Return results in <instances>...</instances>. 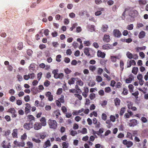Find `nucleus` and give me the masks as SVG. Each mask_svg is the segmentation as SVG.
I'll return each mask as SVG.
<instances>
[{
    "instance_id": "obj_1",
    "label": "nucleus",
    "mask_w": 148,
    "mask_h": 148,
    "mask_svg": "<svg viewBox=\"0 0 148 148\" xmlns=\"http://www.w3.org/2000/svg\"><path fill=\"white\" fill-rule=\"evenodd\" d=\"M48 123L50 128L53 130L56 129L58 124L55 120L49 119L48 120Z\"/></svg>"
},
{
    "instance_id": "obj_2",
    "label": "nucleus",
    "mask_w": 148,
    "mask_h": 148,
    "mask_svg": "<svg viewBox=\"0 0 148 148\" xmlns=\"http://www.w3.org/2000/svg\"><path fill=\"white\" fill-rule=\"evenodd\" d=\"M31 121H30L29 123H25L23 125V127L26 130H29L33 126V124H31Z\"/></svg>"
},
{
    "instance_id": "obj_3",
    "label": "nucleus",
    "mask_w": 148,
    "mask_h": 148,
    "mask_svg": "<svg viewBox=\"0 0 148 148\" xmlns=\"http://www.w3.org/2000/svg\"><path fill=\"white\" fill-rule=\"evenodd\" d=\"M113 33L114 36L115 37L117 38L120 37L122 35V34L121 32L118 29H114Z\"/></svg>"
},
{
    "instance_id": "obj_4",
    "label": "nucleus",
    "mask_w": 148,
    "mask_h": 148,
    "mask_svg": "<svg viewBox=\"0 0 148 148\" xmlns=\"http://www.w3.org/2000/svg\"><path fill=\"white\" fill-rule=\"evenodd\" d=\"M42 127L41 124L39 123L36 122L34 126V129L36 130H38Z\"/></svg>"
},
{
    "instance_id": "obj_5",
    "label": "nucleus",
    "mask_w": 148,
    "mask_h": 148,
    "mask_svg": "<svg viewBox=\"0 0 148 148\" xmlns=\"http://www.w3.org/2000/svg\"><path fill=\"white\" fill-rule=\"evenodd\" d=\"M138 12L136 10H134L130 12L129 13V16L132 17H135L137 16Z\"/></svg>"
},
{
    "instance_id": "obj_6",
    "label": "nucleus",
    "mask_w": 148,
    "mask_h": 148,
    "mask_svg": "<svg viewBox=\"0 0 148 148\" xmlns=\"http://www.w3.org/2000/svg\"><path fill=\"white\" fill-rule=\"evenodd\" d=\"M110 36L109 35H108L106 34H105L103 38V41L106 42H109L110 40Z\"/></svg>"
},
{
    "instance_id": "obj_7",
    "label": "nucleus",
    "mask_w": 148,
    "mask_h": 148,
    "mask_svg": "<svg viewBox=\"0 0 148 148\" xmlns=\"http://www.w3.org/2000/svg\"><path fill=\"white\" fill-rule=\"evenodd\" d=\"M97 55L98 57L103 58L105 57L106 54L102 52L101 51L99 50L98 51Z\"/></svg>"
},
{
    "instance_id": "obj_8",
    "label": "nucleus",
    "mask_w": 148,
    "mask_h": 148,
    "mask_svg": "<svg viewBox=\"0 0 148 148\" xmlns=\"http://www.w3.org/2000/svg\"><path fill=\"white\" fill-rule=\"evenodd\" d=\"M40 121L41 122V125L44 126L46 125V122L45 118V117H42L40 120Z\"/></svg>"
},
{
    "instance_id": "obj_9",
    "label": "nucleus",
    "mask_w": 148,
    "mask_h": 148,
    "mask_svg": "<svg viewBox=\"0 0 148 148\" xmlns=\"http://www.w3.org/2000/svg\"><path fill=\"white\" fill-rule=\"evenodd\" d=\"M87 28L88 30L90 32H92L95 30V26L93 25H88L87 26Z\"/></svg>"
},
{
    "instance_id": "obj_10",
    "label": "nucleus",
    "mask_w": 148,
    "mask_h": 148,
    "mask_svg": "<svg viewBox=\"0 0 148 148\" xmlns=\"http://www.w3.org/2000/svg\"><path fill=\"white\" fill-rule=\"evenodd\" d=\"M145 36V33L144 31H142L140 32L138 35V37L139 38L141 39L144 37Z\"/></svg>"
},
{
    "instance_id": "obj_11",
    "label": "nucleus",
    "mask_w": 148,
    "mask_h": 148,
    "mask_svg": "<svg viewBox=\"0 0 148 148\" xmlns=\"http://www.w3.org/2000/svg\"><path fill=\"white\" fill-rule=\"evenodd\" d=\"M108 28V26L107 25H102L101 30L103 32H107Z\"/></svg>"
},
{
    "instance_id": "obj_12",
    "label": "nucleus",
    "mask_w": 148,
    "mask_h": 148,
    "mask_svg": "<svg viewBox=\"0 0 148 148\" xmlns=\"http://www.w3.org/2000/svg\"><path fill=\"white\" fill-rule=\"evenodd\" d=\"M131 123L130 125V126H134L136 125L137 123V121L135 119L132 120L130 121Z\"/></svg>"
},
{
    "instance_id": "obj_13",
    "label": "nucleus",
    "mask_w": 148,
    "mask_h": 148,
    "mask_svg": "<svg viewBox=\"0 0 148 148\" xmlns=\"http://www.w3.org/2000/svg\"><path fill=\"white\" fill-rule=\"evenodd\" d=\"M51 145V144L49 140H48L46 141L45 142V145L43 146L44 148H47L48 147H50Z\"/></svg>"
},
{
    "instance_id": "obj_14",
    "label": "nucleus",
    "mask_w": 148,
    "mask_h": 148,
    "mask_svg": "<svg viewBox=\"0 0 148 148\" xmlns=\"http://www.w3.org/2000/svg\"><path fill=\"white\" fill-rule=\"evenodd\" d=\"M99 10H98L95 12V14L96 16H98L101 15L102 13L101 11H103L104 9L103 8H100L99 9Z\"/></svg>"
},
{
    "instance_id": "obj_15",
    "label": "nucleus",
    "mask_w": 148,
    "mask_h": 148,
    "mask_svg": "<svg viewBox=\"0 0 148 148\" xmlns=\"http://www.w3.org/2000/svg\"><path fill=\"white\" fill-rule=\"evenodd\" d=\"M89 49L88 47H86L84 49V53L86 55L88 56H90V53L89 52Z\"/></svg>"
},
{
    "instance_id": "obj_16",
    "label": "nucleus",
    "mask_w": 148,
    "mask_h": 148,
    "mask_svg": "<svg viewBox=\"0 0 148 148\" xmlns=\"http://www.w3.org/2000/svg\"><path fill=\"white\" fill-rule=\"evenodd\" d=\"M114 101L115 103V105L116 106H117L120 105V100L118 98H116L114 100Z\"/></svg>"
},
{
    "instance_id": "obj_17",
    "label": "nucleus",
    "mask_w": 148,
    "mask_h": 148,
    "mask_svg": "<svg viewBox=\"0 0 148 148\" xmlns=\"http://www.w3.org/2000/svg\"><path fill=\"white\" fill-rule=\"evenodd\" d=\"M138 71V68L137 67H134L132 71V73L135 75H136Z\"/></svg>"
},
{
    "instance_id": "obj_18",
    "label": "nucleus",
    "mask_w": 148,
    "mask_h": 148,
    "mask_svg": "<svg viewBox=\"0 0 148 148\" xmlns=\"http://www.w3.org/2000/svg\"><path fill=\"white\" fill-rule=\"evenodd\" d=\"M17 130L14 129L13 130L12 135L13 137H16L17 136Z\"/></svg>"
},
{
    "instance_id": "obj_19",
    "label": "nucleus",
    "mask_w": 148,
    "mask_h": 148,
    "mask_svg": "<svg viewBox=\"0 0 148 148\" xmlns=\"http://www.w3.org/2000/svg\"><path fill=\"white\" fill-rule=\"evenodd\" d=\"M139 4L140 5H145L147 2L146 0H139L138 1Z\"/></svg>"
},
{
    "instance_id": "obj_20",
    "label": "nucleus",
    "mask_w": 148,
    "mask_h": 148,
    "mask_svg": "<svg viewBox=\"0 0 148 148\" xmlns=\"http://www.w3.org/2000/svg\"><path fill=\"white\" fill-rule=\"evenodd\" d=\"M126 55L127 57L130 59L132 58L133 55L129 51H128L127 52Z\"/></svg>"
},
{
    "instance_id": "obj_21",
    "label": "nucleus",
    "mask_w": 148,
    "mask_h": 148,
    "mask_svg": "<svg viewBox=\"0 0 148 148\" xmlns=\"http://www.w3.org/2000/svg\"><path fill=\"white\" fill-rule=\"evenodd\" d=\"M23 48V43L21 42H20L18 43V46L17 47V48L19 50H21Z\"/></svg>"
},
{
    "instance_id": "obj_22",
    "label": "nucleus",
    "mask_w": 148,
    "mask_h": 148,
    "mask_svg": "<svg viewBox=\"0 0 148 148\" xmlns=\"http://www.w3.org/2000/svg\"><path fill=\"white\" fill-rule=\"evenodd\" d=\"M35 65L34 64H32L29 66V70H32L34 71L35 70Z\"/></svg>"
},
{
    "instance_id": "obj_23",
    "label": "nucleus",
    "mask_w": 148,
    "mask_h": 148,
    "mask_svg": "<svg viewBox=\"0 0 148 148\" xmlns=\"http://www.w3.org/2000/svg\"><path fill=\"white\" fill-rule=\"evenodd\" d=\"M75 79L74 78H71L70 80H69L68 83L70 85L74 84L75 83Z\"/></svg>"
},
{
    "instance_id": "obj_24",
    "label": "nucleus",
    "mask_w": 148,
    "mask_h": 148,
    "mask_svg": "<svg viewBox=\"0 0 148 148\" xmlns=\"http://www.w3.org/2000/svg\"><path fill=\"white\" fill-rule=\"evenodd\" d=\"M8 112L11 113L12 114L16 113V111L14 108H10L8 110Z\"/></svg>"
},
{
    "instance_id": "obj_25",
    "label": "nucleus",
    "mask_w": 148,
    "mask_h": 148,
    "mask_svg": "<svg viewBox=\"0 0 148 148\" xmlns=\"http://www.w3.org/2000/svg\"><path fill=\"white\" fill-rule=\"evenodd\" d=\"M78 25V24L77 23H75L73 24L71 27H70V30L72 31L73 29L75 28V27Z\"/></svg>"
},
{
    "instance_id": "obj_26",
    "label": "nucleus",
    "mask_w": 148,
    "mask_h": 148,
    "mask_svg": "<svg viewBox=\"0 0 148 148\" xmlns=\"http://www.w3.org/2000/svg\"><path fill=\"white\" fill-rule=\"evenodd\" d=\"M25 142L23 141H22L21 142H18V147H24L25 146Z\"/></svg>"
},
{
    "instance_id": "obj_27",
    "label": "nucleus",
    "mask_w": 148,
    "mask_h": 148,
    "mask_svg": "<svg viewBox=\"0 0 148 148\" xmlns=\"http://www.w3.org/2000/svg\"><path fill=\"white\" fill-rule=\"evenodd\" d=\"M32 140L37 143H39L41 142V140L38 139H36L34 138H32Z\"/></svg>"
},
{
    "instance_id": "obj_28",
    "label": "nucleus",
    "mask_w": 148,
    "mask_h": 148,
    "mask_svg": "<svg viewBox=\"0 0 148 148\" xmlns=\"http://www.w3.org/2000/svg\"><path fill=\"white\" fill-rule=\"evenodd\" d=\"M95 94L94 93H91L90 95H89L90 98L91 100L94 99H95Z\"/></svg>"
},
{
    "instance_id": "obj_29",
    "label": "nucleus",
    "mask_w": 148,
    "mask_h": 148,
    "mask_svg": "<svg viewBox=\"0 0 148 148\" xmlns=\"http://www.w3.org/2000/svg\"><path fill=\"white\" fill-rule=\"evenodd\" d=\"M89 69L90 70H91L93 72L96 69V67L92 65L89 66Z\"/></svg>"
},
{
    "instance_id": "obj_30",
    "label": "nucleus",
    "mask_w": 148,
    "mask_h": 148,
    "mask_svg": "<svg viewBox=\"0 0 148 148\" xmlns=\"http://www.w3.org/2000/svg\"><path fill=\"white\" fill-rule=\"evenodd\" d=\"M62 145L63 147L62 148H67L69 146V144L65 142H63Z\"/></svg>"
},
{
    "instance_id": "obj_31",
    "label": "nucleus",
    "mask_w": 148,
    "mask_h": 148,
    "mask_svg": "<svg viewBox=\"0 0 148 148\" xmlns=\"http://www.w3.org/2000/svg\"><path fill=\"white\" fill-rule=\"evenodd\" d=\"M102 79L100 76H97L96 77V80L98 82L102 81Z\"/></svg>"
},
{
    "instance_id": "obj_32",
    "label": "nucleus",
    "mask_w": 148,
    "mask_h": 148,
    "mask_svg": "<svg viewBox=\"0 0 148 148\" xmlns=\"http://www.w3.org/2000/svg\"><path fill=\"white\" fill-rule=\"evenodd\" d=\"M27 136L25 133L24 134L21 136V139L22 141L25 140L27 138Z\"/></svg>"
},
{
    "instance_id": "obj_33",
    "label": "nucleus",
    "mask_w": 148,
    "mask_h": 148,
    "mask_svg": "<svg viewBox=\"0 0 148 148\" xmlns=\"http://www.w3.org/2000/svg\"><path fill=\"white\" fill-rule=\"evenodd\" d=\"M125 110V108L123 107L121 108L120 112V114L121 115H122Z\"/></svg>"
},
{
    "instance_id": "obj_34",
    "label": "nucleus",
    "mask_w": 148,
    "mask_h": 148,
    "mask_svg": "<svg viewBox=\"0 0 148 148\" xmlns=\"http://www.w3.org/2000/svg\"><path fill=\"white\" fill-rule=\"evenodd\" d=\"M120 67L121 69V71H122L123 69L124 63L122 60H120Z\"/></svg>"
},
{
    "instance_id": "obj_35",
    "label": "nucleus",
    "mask_w": 148,
    "mask_h": 148,
    "mask_svg": "<svg viewBox=\"0 0 148 148\" xmlns=\"http://www.w3.org/2000/svg\"><path fill=\"white\" fill-rule=\"evenodd\" d=\"M27 144L29 146V148H32L33 147V144L32 143L28 141L27 142Z\"/></svg>"
},
{
    "instance_id": "obj_36",
    "label": "nucleus",
    "mask_w": 148,
    "mask_h": 148,
    "mask_svg": "<svg viewBox=\"0 0 148 148\" xmlns=\"http://www.w3.org/2000/svg\"><path fill=\"white\" fill-rule=\"evenodd\" d=\"M133 144L132 142L130 141H128L126 145V146L127 147L129 148L132 146L133 145Z\"/></svg>"
},
{
    "instance_id": "obj_37",
    "label": "nucleus",
    "mask_w": 148,
    "mask_h": 148,
    "mask_svg": "<svg viewBox=\"0 0 148 148\" xmlns=\"http://www.w3.org/2000/svg\"><path fill=\"white\" fill-rule=\"evenodd\" d=\"M95 82L94 81L90 82L88 84V86H90L92 87L95 85Z\"/></svg>"
},
{
    "instance_id": "obj_38",
    "label": "nucleus",
    "mask_w": 148,
    "mask_h": 148,
    "mask_svg": "<svg viewBox=\"0 0 148 148\" xmlns=\"http://www.w3.org/2000/svg\"><path fill=\"white\" fill-rule=\"evenodd\" d=\"M132 78L131 77H129L126 79V83H130L132 82Z\"/></svg>"
},
{
    "instance_id": "obj_39",
    "label": "nucleus",
    "mask_w": 148,
    "mask_h": 148,
    "mask_svg": "<svg viewBox=\"0 0 148 148\" xmlns=\"http://www.w3.org/2000/svg\"><path fill=\"white\" fill-rule=\"evenodd\" d=\"M80 132L83 134H87V129L86 128H83L82 129V131H81Z\"/></svg>"
},
{
    "instance_id": "obj_40",
    "label": "nucleus",
    "mask_w": 148,
    "mask_h": 148,
    "mask_svg": "<svg viewBox=\"0 0 148 148\" xmlns=\"http://www.w3.org/2000/svg\"><path fill=\"white\" fill-rule=\"evenodd\" d=\"M86 13V12L84 11H82L79 13V15L81 16L84 15Z\"/></svg>"
},
{
    "instance_id": "obj_41",
    "label": "nucleus",
    "mask_w": 148,
    "mask_h": 148,
    "mask_svg": "<svg viewBox=\"0 0 148 148\" xmlns=\"http://www.w3.org/2000/svg\"><path fill=\"white\" fill-rule=\"evenodd\" d=\"M107 116L104 113L102 114V118L103 120L104 121L106 120L107 119Z\"/></svg>"
},
{
    "instance_id": "obj_42",
    "label": "nucleus",
    "mask_w": 148,
    "mask_h": 148,
    "mask_svg": "<svg viewBox=\"0 0 148 148\" xmlns=\"http://www.w3.org/2000/svg\"><path fill=\"white\" fill-rule=\"evenodd\" d=\"M61 58L60 55H58L56 57V60L58 62H60L61 61L60 58Z\"/></svg>"
},
{
    "instance_id": "obj_43",
    "label": "nucleus",
    "mask_w": 148,
    "mask_h": 148,
    "mask_svg": "<svg viewBox=\"0 0 148 148\" xmlns=\"http://www.w3.org/2000/svg\"><path fill=\"white\" fill-rule=\"evenodd\" d=\"M128 103V104L127 105L128 108L129 109H130L132 107V106L133 105L132 103L131 102H127Z\"/></svg>"
},
{
    "instance_id": "obj_44",
    "label": "nucleus",
    "mask_w": 148,
    "mask_h": 148,
    "mask_svg": "<svg viewBox=\"0 0 148 148\" xmlns=\"http://www.w3.org/2000/svg\"><path fill=\"white\" fill-rule=\"evenodd\" d=\"M133 25L132 24H131L127 26V29L128 30H131L133 29Z\"/></svg>"
},
{
    "instance_id": "obj_45",
    "label": "nucleus",
    "mask_w": 148,
    "mask_h": 148,
    "mask_svg": "<svg viewBox=\"0 0 148 148\" xmlns=\"http://www.w3.org/2000/svg\"><path fill=\"white\" fill-rule=\"evenodd\" d=\"M50 82L47 80H46L44 83V86L46 87L50 85Z\"/></svg>"
},
{
    "instance_id": "obj_46",
    "label": "nucleus",
    "mask_w": 148,
    "mask_h": 148,
    "mask_svg": "<svg viewBox=\"0 0 148 148\" xmlns=\"http://www.w3.org/2000/svg\"><path fill=\"white\" fill-rule=\"evenodd\" d=\"M17 78L18 79V80L20 82L22 81L23 80L22 77L19 75H17Z\"/></svg>"
},
{
    "instance_id": "obj_47",
    "label": "nucleus",
    "mask_w": 148,
    "mask_h": 148,
    "mask_svg": "<svg viewBox=\"0 0 148 148\" xmlns=\"http://www.w3.org/2000/svg\"><path fill=\"white\" fill-rule=\"evenodd\" d=\"M27 55L29 56H31L32 53H33L32 50L30 49L27 50Z\"/></svg>"
},
{
    "instance_id": "obj_48",
    "label": "nucleus",
    "mask_w": 148,
    "mask_h": 148,
    "mask_svg": "<svg viewBox=\"0 0 148 148\" xmlns=\"http://www.w3.org/2000/svg\"><path fill=\"white\" fill-rule=\"evenodd\" d=\"M105 91L106 92H109L111 91L110 87H108L106 88L105 89Z\"/></svg>"
},
{
    "instance_id": "obj_49",
    "label": "nucleus",
    "mask_w": 148,
    "mask_h": 148,
    "mask_svg": "<svg viewBox=\"0 0 148 148\" xmlns=\"http://www.w3.org/2000/svg\"><path fill=\"white\" fill-rule=\"evenodd\" d=\"M127 137L131 139H132V134L129 132H127Z\"/></svg>"
},
{
    "instance_id": "obj_50",
    "label": "nucleus",
    "mask_w": 148,
    "mask_h": 148,
    "mask_svg": "<svg viewBox=\"0 0 148 148\" xmlns=\"http://www.w3.org/2000/svg\"><path fill=\"white\" fill-rule=\"evenodd\" d=\"M42 73L41 72H40L37 74L38 79V81H39L42 77Z\"/></svg>"
},
{
    "instance_id": "obj_51",
    "label": "nucleus",
    "mask_w": 148,
    "mask_h": 148,
    "mask_svg": "<svg viewBox=\"0 0 148 148\" xmlns=\"http://www.w3.org/2000/svg\"><path fill=\"white\" fill-rule=\"evenodd\" d=\"M122 93L124 95H127L128 93V91L125 88L123 89V91Z\"/></svg>"
},
{
    "instance_id": "obj_52",
    "label": "nucleus",
    "mask_w": 148,
    "mask_h": 148,
    "mask_svg": "<svg viewBox=\"0 0 148 148\" xmlns=\"http://www.w3.org/2000/svg\"><path fill=\"white\" fill-rule=\"evenodd\" d=\"M24 99L25 101L28 102L30 100V97L29 95H27L24 97Z\"/></svg>"
},
{
    "instance_id": "obj_53",
    "label": "nucleus",
    "mask_w": 148,
    "mask_h": 148,
    "mask_svg": "<svg viewBox=\"0 0 148 148\" xmlns=\"http://www.w3.org/2000/svg\"><path fill=\"white\" fill-rule=\"evenodd\" d=\"M28 118L29 119H30V121H31L32 120H35V118L32 115H29Z\"/></svg>"
},
{
    "instance_id": "obj_54",
    "label": "nucleus",
    "mask_w": 148,
    "mask_h": 148,
    "mask_svg": "<svg viewBox=\"0 0 148 148\" xmlns=\"http://www.w3.org/2000/svg\"><path fill=\"white\" fill-rule=\"evenodd\" d=\"M70 134L72 136H75L77 134V132L75 131L72 130Z\"/></svg>"
},
{
    "instance_id": "obj_55",
    "label": "nucleus",
    "mask_w": 148,
    "mask_h": 148,
    "mask_svg": "<svg viewBox=\"0 0 148 148\" xmlns=\"http://www.w3.org/2000/svg\"><path fill=\"white\" fill-rule=\"evenodd\" d=\"M62 89L61 88H59L57 92V95L60 94L62 92Z\"/></svg>"
},
{
    "instance_id": "obj_56",
    "label": "nucleus",
    "mask_w": 148,
    "mask_h": 148,
    "mask_svg": "<svg viewBox=\"0 0 148 148\" xmlns=\"http://www.w3.org/2000/svg\"><path fill=\"white\" fill-rule=\"evenodd\" d=\"M99 94L101 96H103L104 95V91L102 90H101L98 92Z\"/></svg>"
},
{
    "instance_id": "obj_57",
    "label": "nucleus",
    "mask_w": 148,
    "mask_h": 148,
    "mask_svg": "<svg viewBox=\"0 0 148 148\" xmlns=\"http://www.w3.org/2000/svg\"><path fill=\"white\" fill-rule=\"evenodd\" d=\"M23 77L24 79L26 80H28L30 78V76H29L28 75H24Z\"/></svg>"
},
{
    "instance_id": "obj_58",
    "label": "nucleus",
    "mask_w": 148,
    "mask_h": 148,
    "mask_svg": "<svg viewBox=\"0 0 148 148\" xmlns=\"http://www.w3.org/2000/svg\"><path fill=\"white\" fill-rule=\"evenodd\" d=\"M62 110L63 113H65L67 111V110L64 106H63L61 108Z\"/></svg>"
},
{
    "instance_id": "obj_59",
    "label": "nucleus",
    "mask_w": 148,
    "mask_h": 148,
    "mask_svg": "<svg viewBox=\"0 0 148 148\" xmlns=\"http://www.w3.org/2000/svg\"><path fill=\"white\" fill-rule=\"evenodd\" d=\"M16 87L17 90L20 91L21 90V87L20 85L17 84L16 86Z\"/></svg>"
},
{
    "instance_id": "obj_60",
    "label": "nucleus",
    "mask_w": 148,
    "mask_h": 148,
    "mask_svg": "<svg viewBox=\"0 0 148 148\" xmlns=\"http://www.w3.org/2000/svg\"><path fill=\"white\" fill-rule=\"evenodd\" d=\"M49 31L48 29H46L44 30V33L46 36H47L49 35Z\"/></svg>"
},
{
    "instance_id": "obj_61",
    "label": "nucleus",
    "mask_w": 148,
    "mask_h": 148,
    "mask_svg": "<svg viewBox=\"0 0 148 148\" xmlns=\"http://www.w3.org/2000/svg\"><path fill=\"white\" fill-rule=\"evenodd\" d=\"M64 71L65 73L67 74H69L71 72V71L68 68L65 69Z\"/></svg>"
},
{
    "instance_id": "obj_62",
    "label": "nucleus",
    "mask_w": 148,
    "mask_h": 148,
    "mask_svg": "<svg viewBox=\"0 0 148 148\" xmlns=\"http://www.w3.org/2000/svg\"><path fill=\"white\" fill-rule=\"evenodd\" d=\"M75 95L77 97L79 100H81L82 99V97L81 95L79 94H75Z\"/></svg>"
},
{
    "instance_id": "obj_63",
    "label": "nucleus",
    "mask_w": 148,
    "mask_h": 148,
    "mask_svg": "<svg viewBox=\"0 0 148 148\" xmlns=\"http://www.w3.org/2000/svg\"><path fill=\"white\" fill-rule=\"evenodd\" d=\"M87 121L89 125H91L92 124V121L90 118H88L87 119Z\"/></svg>"
},
{
    "instance_id": "obj_64",
    "label": "nucleus",
    "mask_w": 148,
    "mask_h": 148,
    "mask_svg": "<svg viewBox=\"0 0 148 148\" xmlns=\"http://www.w3.org/2000/svg\"><path fill=\"white\" fill-rule=\"evenodd\" d=\"M28 75H29V76H30V78L31 79H33L34 77H35V74L33 73H32L30 74H29Z\"/></svg>"
}]
</instances>
